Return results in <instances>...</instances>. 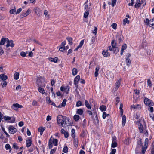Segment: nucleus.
<instances>
[{
  "mask_svg": "<svg viewBox=\"0 0 154 154\" xmlns=\"http://www.w3.org/2000/svg\"><path fill=\"white\" fill-rule=\"evenodd\" d=\"M131 108L133 109H139L141 108V106L140 105L137 104V105H132L131 106Z\"/></svg>",
  "mask_w": 154,
  "mask_h": 154,
  "instance_id": "obj_17",
  "label": "nucleus"
},
{
  "mask_svg": "<svg viewBox=\"0 0 154 154\" xmlns=\"http://www.w3.org/2000/svg\"><path fill=\"white\" fill-rule=\"evenodd\" d=\"M48 60L49 61L51 62H53L55 63H57L58 60V59L57 57H55L54 58L50 57L48 58Z\"/></svg>",
  "mask_w": 154,
  "mask_h": 154,
  "instance_id": "obj_22",
  "label": "nucleus"
},
{
  "mask_svg": "<svg viewBox=\"0 0 154 154\" xmlns=\"http://www.w3.org/2000/svg\"><path fill=\"white\" fill-rule=\"evenodd\" d=\"M147 84L148 86H149L150 87H151L152 86L151 82L150 79H148L147 80Z\"/></svg>",
  "mask_w": 154,
  "mask_h": 154,
  "instance_id": "obj_53",
  "label": "nucleus"
},
{
  "mask_svg": "<svg viewBox=\"0 0 154 154\" xmlns=\"http://www.w3.org/2000/svg\"><path fill=\"white\" fill-rule=\"evenodd\" d=\"M109 114H107L106 112H103V113L102 117L103 119H105L106 117L108 116Z\"/></svg>",
  "mask_w": 154,
  "mask_h": 154,
  "instance_id": "obj_47",
  "label": "nucleus"
},
{
  "mask_svg": "<svg viewBox=\"0 0 154 154\" xmlns=\"http://www.w3.org/2000/svg\"><path fill=\"white\" fill-rule=\"evenodd\" d=\"M85 105L87 108L88 109H91V107L90 104L88 101L86 100H85Z\"/></svg>",
  "mask_w": 154,
  "mask_h": 154,
  "instance_id": "obj_29",
  "label": "nucleus"
},
{
  "mask_svg": "<svg viewBox=\"0 0 154 154\" xmlns=\"http://www.w3.org/2000/svg\"><path fill=\"white\" fill-rule=\"evenodd\" d=\"M4 53V51L2 48L0 46V55H2Z\"/></svg>",
  "mask_w": 154,
  "mask_h": 154,
  "instance_id": "obj_58",
  "label": "nucleus"
},
{
  "mask_svg": "<svg viewBox=\"0 0 154 154\" xmlns=\"http://www.w3.org/2000/svg\"><path fill=\"white\" fill-rule=\"evenodd\" d=\"M80 79V76L78 75L75 77L74 80V84L75 85L76 87H78V82Z\"/></svg>",
  "mask_w": 154,
  "mask_h": 154,
  "instance_id": "obj_14",
  "label": "nucleus"
},
{
  "mask_svg": "<svg viewBox=\"0 0 154 154\" xmlns=\"http://www.w3.org/2000/svg\"><path fill=\"white\" fill-rule=\"evenodd\" d=\"M66 39L68 41L69 44L70 45H72L73 44L72 41V38L70 37H67L66 38Z\"/></svg>",
  "mask_w": 154,
  "mask_h": 154,
  "instance_id": "obj_31",
  "label": "nucleus"
},
{
  "mask_svg": "<svg viewBox=\"0 0 154 154\" xmlns=\"http://www.w3.org/2000/svg\"><path fill=\"white\" fill-rule=\"evenodd\" d=\"M46 101L47 103L48 104H49L51 102V101L50 100V98L49 97H46Z\"/></svg>",
  "mask_w": 154,
  "mask_h": 154,
  "instance_id": "obj_64",
  "label": "nucleus"
},
{
  "mask_svg": "<svg viewBox=\"0 0 154 154\" xmlns=\"http://www.w3.org/2000/svg\"><path fill=\"white\" fill-rule=\"evenodd\" d=\"M27 53H26L25 52L22 51L20 53V55L21 56H22L23 57H25L26 56V54Z\"/></svg>",
  "mask_w": 154,
  "mask_h": 154,
  "instance_id": "obj_57",
  "label": "nucleus"
},
{
  "mask_svg": "<svg viewBox=\"0 0 154 154\" xmlns=\"http://www.w3.org/2000/svg\"><path fill=\"white\" fill-rule=\"evenodd\" d=\"M41 86L38 87V91L40 93H41L42 94H44L45 93V90L42 88L41 87Z\"/></svg>",
  "mask_w": 154,
  "mask_h": 154,
  "instance_id": "obj_34",
  "label": "nucleus"
},
{
  "mask_svg": "<svg viewBox=\"0 0 154 154\" xmlns=\"http://www.w3.org/2000/svg\"><path fill=\"white\" fill-rule=\"evenodd\" d=\"M84 104H82V102L80 101H79L77 102L76 104V106L77 107H79L81 106H83Z\"/></svg>",
  "mask_w": 154,
  "mask_h": 154,
  "instance_id": "obj_45",
  "label": "nucleus"
},
{
  "mask_svg": "<svg viewBox=\"0 0 154 154\" xmlns=\"http://www.w3.org/2000/svg\"><path fill=\"white\" fill-rule=\"evenodd\" d=\"M1 85H2V87L3 88L4 87H5L7 85V83L6 81H3L1 83Z\"/></svg>",
  "mask_w": 154,
  "mask_h": 154,
  "instance_id": "obj_48",
  "label": "nucleus"
},
{
  "mask_svg": "<svg viewBox=\"0 0 154 154\" xmlns=\"http://www.w3.org/2000/svg\"><path fill=\"white\" fill-rule=\"evenodd\" d=\"M58 140L51 137L49 140V144H57Z\"/></svg>",
  "mask_w": 154,
  "mask_h": 154,
  "instance_id": "obj_8",
  "label": "nucleus"
},
{
  "mask_svg": "<svg viewBox=\"0 0 154 154\" xmlns=\"http://www.w3.org/2000/svg\"><path fill=\"white\" fill-rule=\"evenodd\" d=\"M112 27L115 30L116 29L117 24L116 23H113L111 25Z\"/></svg>",
  "mask_w": 154,
  "mask_h": 154,
  "instance_id": "obj_54",
  "label": "nucleus"
},
{
  "mask_svg": "<svg viewBox=\"0 0 154 154\" xmlns=\"http://www.w3.org/2000/svg\"><path fill=\"white\" fill-rule=\"evenodd\" d=\"M83 113V109H79L77 110L76 113L80 115H82Z\"/></svg>",
  "mask_w": 154,
  "mask_h": 154,
  "instance_id": "obj_30",
  "label": "nucleus"
},
{
  "mask_svg": "<svg viewBox=\"0 0 154 154\" xmlns=\"http://www.w3.org/2000/svg\"><path fill=\"white\" fill-rule=\"evenodd\" d=\"M19 74L18 72H15L14 76V79L15 80H17L19 78Z\"/></svg>",
  "mask_w": 154,
  "mask_h": 154,
  "instance_id": "obj_36",
  "label": "nucleus"
},
{
  "mask_svg": "<svg viewBox=\"0 0 154 154\" xmlns=\"http://www.w3.org/2000/svg\"><path fill=\"white\" fill-rule=\"evenodd\" d=\"M32 140L30 138H29L26 141V144H31Z\"/></svg>",
  "mask_w": 154,
  "mask_h": 154,
  "instance_id": "obj_43",
  "label": "nucleus"
},
{
  "mask_svg": "<svg viewBox=\"0 0 154 154\" xmlns=\"http://www.w3.org/2000/svg\"><path fill=\"white\" fill-rule=\"evenodd\" d=\"M78 70L77 69L75 68H74L73 69L72 71V73L73 75H75L77 73Z\"/></svg>",
  "mask_w": 154,
  "mask_h": 154,
  "instance_id": "obj_33",
  "label": "nucleus"
},
{
  "mask_svg": "<svg viewBox=\"0 0 154 154\" xmlns=\"http://www.w3.org/2000/svg\"><path fill=\"white\" fill-rule=\"evenodd\" d=\"M12 106L13 107V109L15 110H17L18 108H21L23 107L22 105L17 103L13 104Z\"/></svg>",
  "mask_w": 154,
  "mask_h": 154,
  "instance_id": "obj_13",
  "label": "nucleus"
},
{
  "mask_svg": "<svg viewBox=\"0 0 154 154\" xmlns=\"http://www.w3.org/2000/svg\"><path fill=\"white\" fill-rule=\"evenodd\" d=\"M66 120V117L61 115L58 116L57 118L58 124L60 126L66 127L67 122Z\"/></svg>",
  "mask_w": 154,
  "mask_h": 154,
  "instance_id": "obj_1",
  "label": "nucleus"
},
{
  "mask_svg": "<svg viewBox=\"0 0 154 154\" xmlns=\"http://www.w3.org/2000/svg\"><path fill=\"white\" fill-rule=\"evenodd\" d=\"M75 130L74 129H72L71 130V136L74 138L75 137Z\"/></svg>",
  "mask_w": 154,
  "mask_h": 154,
  "instance_id": "obj_44",
  "label": "nucleus"
},
{
  "mask_svg": "<svg viewBox=\"0 0 154 154\" xmlns=\"http://www.w3.org/2000/svg\"><path fill=\"white\" fill-rule=\"evenodd\" d=\"M63 152L65 153H66L68 152V148L66 146H65L63 149Z\"/></svg>",
  "mask_w": 154,
  "mask_h": 154,
  "instance_id": "obj_46",
  "label": "nucleus"
},
{
  "mask_svg": "<svg viewBox=\"0 0 154 154\" xmlns=\"http://www.w3.org/2000/svg\"><path fill=\"white\" fill-rule=\"evenodd\" d=\"M67 101V100L66 99H63L62 103L61 105H60L58 106L59 108H61V107H64L66 105V103Z\"/></svg>",
  "mask_w": 154,
  "mask_h": 154,
  "instance_id": "obj_24",
  "label": "nucleus"
},
{
  "mask_svg": "<svg viewBox=\"0 0 154 154\" xmlns=\"http://www.w3.org/2000/svg\"><path fill=\"white\" fill-rule=\"evenodd\" d=\"M100 109L101 111H106V106L104 105H102L100 106Z\"/></svg>",
  "mask_w": 154,
  "mask_h": 154,
  "instance_id": "obj_40",
  "label": "nucleus"
},
{
  "mask_svg": "<svg viewBox=\"0 0 154 154\" xmlns=\"http://www.w3.org/2000/svg\"><path fill=\"white\" fill-rule=\"evenodd\" d=\"M116 0H112L111 5L112 7H114L116 4Z\"/></svg>",
  "mask_w": 154,
  "mask_h": 154,
  "instance_id": "obj_56",
  "label": "nucleus"
},
{
  "mask_svg": "<svg viewBox=\"0 0 154 154\" xmlns=\"http://www.w3.org/2000/svg\"><path fill=\"white\" fill-rule=\"evenodd\" d=\"M108 49H109L108 48L106 51L104 50L102 51V54L103 55L104 57H108L110 56V53L108 52Z\"/></svg>",
  "mask_w": 154,
  "mask_h": 154,
  "instance_id": "obj_20",
  "label": "nucleus"
},
{
  "mask_svg": "<svg viewBox=\"0 0 154 154\" xmlns=\"http://www.w3.org/2000/svg\"><path fill=\"white\" fill-rule=\"evenodd\" d=\"M126 122V117L125 115L122 116V125L123 126H125Z\"/></svg>",
  "mask_w": 154,
  "mask_h": 154,
  "instance_id": "obj_23",
  "label": "nucleus"
},
{
  "mask_svg": "<svg viewBox=\"0 0 154 154\" xmlns=\"http://www.w3.org/2000/svg\"><path fill=\"white\" fill-rule=\"evenodd\" d=\"M33 11L38 16H41L42 13V11L40 8L37 7L34 8Z\"/></svg>",
  "mask_w": 154,
  "mask_h": 154,
  "instance_id": "obj_6",
  "label": "nucleus"
},
{
  "mask_svg": "<svg viewBox=\"0 0 154 154\" xmlns=\"http://www.w3.org/2000/svg\"><path fill=\"white\" fill-rule=\"evenodd\" d=\"M2 129L4 133L6 135V137H9V135L5 131L4 128L2 127Z\"/></svg>",
  "mask_w": 154,
  "mask_h": 154,
  "instance_id": "obj_52",
  "label": "nucleus"
},
{
  "mask_svg": "<svg viewBox=\"0 0 154 154\" xmlns=\"http://www.w3.org/2000/svg\"><path fill=\"white\" fill-rule=\"evenodd\" d=\"M140 4V0H136V3L134 5L135 7L137 8H139Z\"/></svg>",
  "mask_w": 154,
  "mask_h": 154,
  "instance_id": "obj_28",
  "label": "nucleus"
},
{
  "mask_svg": "<svg viewBox=\"0 0 154 154\" xmlns=\"http://www.w3.org/2000/svg\"><path fill=\"white\" fill-rule=\"evenodd\" d=\"M111 46H109L108 48L110 51H112L114 53L119 52V50L116 47V43L114 40H112L111 42Z\"/></svg>",
  "mask_w": 154,
  "mask_h": 154,
  "instance_id": "obj_2",
  "label": "nucleus"
},
{
  "mask_svg": "<svg viewBox=\"0 0 154 154\" xmlns=\"http://www.w3.org/2000/svg\"><path fill=\"white\" fill-rule=\"evenodd\" d=\"M31 13V10L28 9L26 12L22 13L20 15V16L23 18L29 15Z\"/></svg>",
  "mask_w": 154,
  "mask_h": 154,
  "instance_id": "obj_11",
  "label": "nucleus"
},
{
  "mask_svg": "<svg viewBox=\"0 0 154 154\" xmlns=\"http://www.w3.org/2000/svg\"><path fill=\"white\" fill-rule=\"evenodd\" d=\"M121 81L120 79L117 80L115 84V88L117 90L120 87L121 85Z\"/></svg>",
  "mask_w": 154,
  "mask_h": 154,
  "instance_id": "obj_21",
  "label": "nucleus"
},
{
  "mask_svg": "<svg viewBox=\"0 0 154 154\" xmlns=\"http://www.w3.org/2000/svg\"><path fill=\"white\" fill-rule=\"evenodd\" d=\"M116 152V149H112L110 154H115Z\"/></svg>",
  "mask_w": 154,
  "mask_h": 154,
  "instance_id": "obj_61",
  "label": "nucleus"
},
{
  "mask_svg": "<svg viewBox=\"0 0 154 154\" xmlns=\"http://www.w3.org/2000/svg\"><path fill=\"white\" fill-rule=\"evenodd\" d=\"M42 79V77H37L36 83L38 87L42 86L43 85L42 84L41 80Z\"/></svg>",
  "mask_w": 154,
  "mask_h": 154,
  "instance_id": "obj_16",
  "label": "nucleus"
},
{
  "mask_svg": "<svg viewBox=\"0 0 154 154\" xmlns=\"http://www.w3.org/2000/svg\"><path fill=\"white\" fill-rule=\"evenodd\" d=\"M5 148L7 150H9V152H11V149L10 145H5Z\"/></svg>",
  "mask_w": 154,
  "mask_h": 154,
  "instance_id": "obj_55",
  "label": "nucleus"
},
{
  "mask_svg": "<svg viewBox=\"0 0 154 154\" xmlns=\"http://www.w3.org/2000/svg\"><path fill=\"white\" fill-rule=\"evenodd\" d=\"M144 103L146 105H152L153 103H151V101L150 100L148 99L147 98H146L144 100Z\"/></svg>",
  "mask_w": 154,
  "mask_h": 154,
  "instance_id": "obj_15",
  "label": "nucleus"
},
{
  "mask_svg": "<svg viewBox=\"0 0 154 154\" xmlns=\"http://www.w3.org/2000/svg\"><path fill=\"white\" fill-rule=\"evenodd\" d=\"M56 151L55 149H51L50 152V154H54L55 151Z\"/></svg>",
  "mask_w": 154,
  "mask_h": 154,
  "instance_id": "obj_62",
  "label": "nucleus"
},
{
  "mask_svg": "<svg viewBox=\"0 0 154 154\" xmlns=\"http://www.w3.org/2000/svg\"><path fill=\"white\" fill-rule=\"evenodd\" d=\"M64 90L65 91V92L66 94H68L69 91V86H66L64 87Z\"/></svg>",
  "mask_w": 154,
  "mask_h": 154,
  "instance_id": "obj_41",
  "label": "nucleus"
},
{
  "mask_svg": "<svg viewBox=\"0 0 154 154\" xmlns=\"http://www.w3.org/2000/svg\"><path fill=\"white\" fill-rule=\"evenodd\" d=\"M107 79L109 80H111L113 79L114 75L112 72L109 71L107 72Z\"/></svg>",
  "mask_w": 154,
  "mask_h": 154,
  "instance_id": "obj_12",
  "label": "nucleus"
},
{
  "mask_svg": "<svg viewBox=\"0 0 154 154\" xmlns=\"http://www.w3.org/2000/svg\"><path fill=\"white\" fill-rule=\"evenodd\" d=\"M22 9L21 8H19L17 10V11L16 12V14H17L20 13L22 11Z\"/></svg>",
  "mask_w": 154,
  "mask_h": 154,
  "instance_id": "obj_63",
  "label": "nucleus"
},
{
  "mask_svg": "<svg viewBox=\"0 0 154 154\" xmlns=\"http://www.w3.org/2000/svg\"><path fill=\"white\" fill-rule=\"evenodd\" d=\"M112 140L111 144H117V140L116 137L114 136L112 137Z\"/></svg>",
  "mask_w": 154,
  "mask_h": 154,
  "instance_id": "obj_35",
  "label": "nucleus"
},
{
  "mask_svg": "<svg viewBox=\"0 0 154 154\" xmlns=\"http://www.w3.org/2000/svg\"><path fill=\"white\" fill-rule=\"evenodd\" d=\"M32 105L33 106H37L38 105L37 102L35 100H33L32 103Z\"/></svg>",
  "mask_w": 154,
  "mask_h": 154,
  "instance_id": "obj_59",
  "label": "nucleus"
},
{
  "mask_svg": "<svg viewBox=\"0 0 154 154\" xmlns=\"http://www.w3.org/2000/svg\"><path fill=\"white\" fill-rule=\"evenodd\" d=\"M8 130L9 132L11 134L15 133L17 131L16 129L12 125H10L9 126Z\"/></svg>",
  "mask_w": 154,
  "mask_h": 154,
  "instance_id": "obj_9",
  "label": "nucleus"
},
{
  "mask_svg": "<svg viewBox=\"0 0 154 154\" xmlns=\"http://www.w3.org/2000/svg\"><path fill=\"white\" fill-rule=\"evenodd\" d=\"M84 43V40H82L79 44V45H78L79 47H80V48H81L82 46L83 45V44Z\"/></svg>",
  "mask_w": 154,
  "mask_h": 154,
  "instance_id": "obj_50",
  "label": "nucleus"
},
{
  "mask_svg": "<svg viewBox=\"0 0 154 154\" xmlns=\"http://www.w3.org/2000/svg\"><path fill=\"white\" fill-rule=\"evenodd\" d=\"M8 41V39L7 38H2L0 41V45H3L5 43Z\"/></svg>",
  "mask_w": 154,
  "mask_h": 154,
  "instance_id": "obj_18",
  "label": "nucleus"
},
{
  "mask_svg": "<svg viewBox=\"0 0 154 154\" xmlns=\"http://www.w3.org/2000/svg\"><path fill=\"white\" fill-rule=\"evenodd\" d=\"M0 77L1 79L3 81H5L8 79V77L3 74L0 75Z\"/></svg>",
  "mask_w": 154,
  "mask_h": 154,
  "instance_id": "obj_26",
  "label": "nucleus"
},
{
  "mask_svg": "<svg viewBox=\"0 0 154 154\" xmlns=\"http://www.w3.org/2000/svg\"><path fill=\"white\" fill-rule=\"evenodd\" d=\"M147 145H138L136 147L135 151L136 153H139V151L141 149L142 153L144 154L147 148Z\"/></svg>",
  "mask_w": 154,
  "mask_h": 154,
  "instance_id": "obj_3",
  "label": "nucleus"
},
{
  "mask_svg": "<svg viewBox=\"0 0 154 154\" xmlns=\"http://www.w3.org/2000/svg\"><path fill=\"white\" fill-rule=\"evenodd\" d=\"M100 68L99 67H97L95 68V71L94 73L95 76L97 77L98 75V72Z\"/></svg>",
  "mask_w": 154,
  "mask_h": 154,
  "instance_id": "obj_32",
  "label": "nucleus"
},
{
  "mask_svg": "<svg viewBox=\"0 0 154 154\" xmlns=\"http://www.w3.org/2000/svg\"><path fill=\"white\" fill-rule=\"evenodd\" d=\"M7 44L6 45V48H8L9 47H13L14 46V45L13 43V41L12 40H9L8 39V41H7Z\"/></svg>",
  "mask_w": 154,
  "mask_h": 154,
  "instance_id": "obj_10",
  "label": "nucleus"
},
{
  "mask_svg": "<svg viewBox=\"0 0 154 154\" xmlns=\"http://www.w3.org/2000/svg\"><path fill=\"white\" fill-rule=\"evenodd\" d=\"M65 50V48L63 46H61L59 48V50L60 51H63Z\"/></svg>",
  "mask_w": 154,
  "mask_h": 154,
  "instance_id": "obj_60",
  "label": "nucleus"
},
{
  "mask_svg": "<svg viewBox=\"0 0 154 154\" xmlns=\"http://www.w3.org/2000/svg\"><path fill=\"white\" fill-rule=\"evenodd\" d=\"M144 22L147 25L154 29V19L153 18L149 20L148 18H146L144 20Z\"/></svg>",
  "mask_w": 154,
  "mask_h": 154,
  "instance_id": "obj_4",
  "label": "nucleus"
},
{
  "mask_svg": "<svg viewBox=\"0 0 154 154\" xmlns=\"http://www.w3.org/2000/svg\"><path fill=\"white\" fill-rule=\"evenodd\" d=\"M89 14L88 10H86L84 13V17L85 18H87Z\"/></svg>",
  "mask_w": 154,
  "mask_h": 154,
  "instance_id": "obj_42",
  "label": "nucleus"
},
{
  "mask_svg": "<svg viewBox=\"0 0 154 154\" xmlns=\"http://www.w3.org/2000/svg\"><path fill=\"white\" fill-rule=\"evenodd\" d=\"M129 21L127 18H125L123 20V25H125L126 23L129 24Z\"/></svg>",
  "mask_w": 154,
  "mask_h": 154,
  "instance_id": "obj_37",
  "label": "nucleus"
},
{
  "mask_svg": "<svg viewBox=\"0 0 154 154\" xmlns=\"http://www.w3.org/2000/svg\"><path fill=\"white\" fill-rule=\"evenodd\" d=\"M97 28L96 27H94V29L92 31V33H93L95 35H96L97 32Z\"/></svg>",
  "mask_w": 154,
  "mask_h": 154,
  "instance_id": "obj_49",
  "label": "nucleus"
},
{
  "mask_svg": "<svg viewBox=\"0 0 154 154\" xmlns=\"http://www.w3.org/2000/svg\"><path fill=\"white\" fill-rule=\"evenodd\" d=\"M4 120L6 121H9L8 122L10 123H14L15 121V119L13 117H10L8 116H4Z\"/></svg>",
  "mask_w": 154,
  "mask_h": 154,
  "instance_id": "obj_7",
  "label": "nucleus"
},
{
  "mask_svg": "<svg viewBox=\"0 0 154 154\" xmlns=\"http://www.w3.org/2000/svg\"><path fill=\"white\" fill-rule=\"evenodd\" d=\"M117 38L118 40L119 43H120L121 41H122L123 39V36L120 35H117Z\"/></svg>",
  "mask_w": 154,
  "mask_h": 154,
  "instance_id": "obj_27",
  "label": "nucleus"
},
{
  "mask_svg": "<svg viewBox=\"0 0 154 154\" xmlns=\"http://www.w3.org/2000/svg\"><path fill=\"white\" fill-rule=\"evenodd\" d=\"M16 8L15 7H14L13 9H11L10 10V14H14V12H15L16 13Z\"/></svg>",
  "mask_w": 154,
  "mask_h": 154,
  "instance_id": "obj_51",
  "label": "nucleus"
},
{
  "mask_svg": "<svg viewBox=\"0 0 154 154\" xmlns=\"http://www.w3.org/2000/svg\"><path fill=\"white\" fill-rule=\"evenodd\" d=\"M126 48L127 45L126 44H124L122 45L120 53L121 55H122L123 54V53L124 52V50H125Z\"/></svg>",
  "mask_w": 154,
  "mask_h": 154,
  "instance_id": "obj_19",
  "label": "nucleus"
},
{
  "mask_svg": "<svg viewBox=\"0 0 154 154\" xmlns=\"http://www.w3.org/2000/svg\"><path fill=\"white\" fill-rule=\"evenodd\" d=\"M45 128H43L42 127H40L38 129V132H40V134L42 135L43 134V131L45 130Z\"/></svg>",
  "mask_w": 154,
  "mask_h": 154,
  "instance_id": "obj_25",
  "label": "nucleus"
},
{
  "mask_svg": "<svg viewBox=\"0 0 154 154\" xmlns=\"http://www.w3.org/2000/svg\"><path fill=\"white\" fill-rule=\"evenodd\" d=\"M73 119L76 122L78 121L80 119V117L78 115H75L73 116Z\"/></svg>",
  "mask_w": 154,
  "mask_h": 154,
  "instance_id": "obj_38",
  "label": "nucleus"
},
{
  "mask_svg": "<svg viewBox=\"0 0 154 154\" xmlns=\"http://www.w3.org/2000/svg\"><path fill=\"white\" fill-rule=\"evenodd\" d=\"M126 65L129 66L131 64V61L130 59H126L125 60Z\"/></svg>",
  "mask_w": 154,
  "mask_h": 154,
  "instance_id": "obj_39",
  "label": "nucleus"
},
{
  "mask_svg": "<svg viewBox=\"0 0 154 154\" xmlns=\"http://www.w3.org/2000/svg\"><path fill=\"white\" fill-rule=\"evenodd\" d=\"M137 124L138 125V129L140 132L143 133L144 131L146 129V125L145 124L142 125L139 122H137Z\"/></svg>",
  "mask_w": 154,
  "mask_h": 154,
  "instance_id": "obj_5",
  "label": "nucleus"
}]
</instances>
